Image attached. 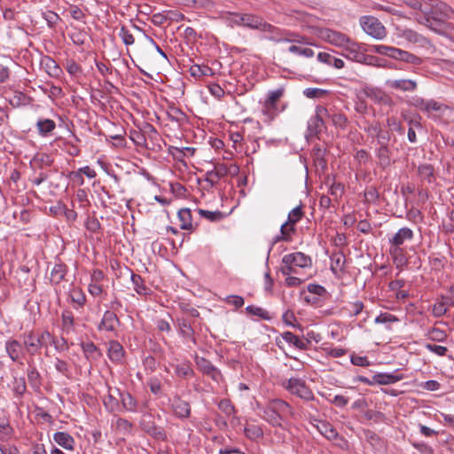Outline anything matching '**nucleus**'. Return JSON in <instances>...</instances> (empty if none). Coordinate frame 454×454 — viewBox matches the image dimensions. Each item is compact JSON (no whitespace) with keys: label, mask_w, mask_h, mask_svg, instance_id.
<instances>
[{"label":"nucleus","mask_w":454,"mask_h":454,"mask_svg":"<svg viewBox=\"0 0 454 454\" xmlns=\"http://www.w3.org/2000/svg\"><path fill=\"white\" fill-rule=\"evenodd\" d=\"M311 258L303 253L296 252L284 255L280 271L284 276L305 275L303 270L310 268Z\"/></svg>","instance_id":"1"},{"label":"nucleus","mask_w":454,"mask_h":454,"mask_svg":"<svg viewBox=\"0 0 454 454\" xmlns=\"http://www.w3.org/2000/svg\"><path fill=\"white\" fill-rule=\"evenodd\" d=\"M341 49L345 51L341 55L346 59L363 64L369 63V59H373L372 56L366 55L364 45L355 42L348 36L347 42H344V45Z\"/></svg>","instance_id":"2"},{"label":"nucleus","mask_w":454,"mask_h":454,"mask_svg":"<svg viewBox=\"0 0 454 454\" xmlns=\"http://www.w3.org/2000/svg\"><path fill=\"white\" fill-rule=\"evenodd\" d=\"M311 30L318 39L338 48H341L344 42H347L348 35L337 30L323 27H312Z\"/></svg>","instance_id":"3"},{"label":"nucleus","mask_w":454,"mask_h":454,"mask_svg":"<svg viewBox=\"0 0 454 454\" xmlns=\"http://www.w3.org/2000/svg\"><path fill=\"white\" fill-rule=\"evenodd\" d=\"M285 387L292 395L299 396L305 401H314L315 395L306 382L298 378H291L284 384Z\"/></svg>","instance_id":"4"},{"label":"nucleus","mask_w":454,"mask_h":454,"mask_svg":"<svg viewBox=\"0 0 454 454\" xmlns=\"http://www.w3.org/2000/svg\"><path fill=\"white\" fill-rule=\"evenodd\" d=\"M363 30L372 37L380 40L386 37L387 30L383 24L375 17L364 16L360 19Z\"/></svg>","instance_id":"5"},{"label":"nucleus","mask_w":454,"mask_h":454,"mask_svg":"<svg viewBox=\"0 0 454 454\" xmlns=\"http://www.w3.org/2000/svg\"><path fill=\"white\" fill-rule=\"evenodd\" d=\"M427 8L428 11L424 14L433 17L434 21H445L454 14V11L440 0H427Z\"/></svg>","instance_id":"6"},{"label":"nucleus","mask_w":454,"mask_h":454,"mask_svg":"<svg viewBox=\"0 0 454 454\" xmlns=\"http://www.w3.org/2000/svg\"><path fill=\"white\" fill-rule=\"evenodd\" d=\"M315 112V115L308 121L307 137L317 136L325 128L326 115H329V110L323 106H317Z\"/></svg>","instance_id":"7"},{"label":"nucleus","mask_w":454,"mask_h":454,"mask_svg":"<svg viewBox=\"0 0 454 454\" xmlns=\"http://www.w3.org/2000/svg\"><path fill=\"white\" fill-rule=\"evenodd\" d=\"M194 362L198 370L204 375L209 377L213 381L218 384L223 381V376L221 371L215 367L208 359L196 355L194 356Z\"/></svg>","instance_id":"8"},{"label":"nucleus","mask_w":454,"mask_h":454,"mask_svg":"<svg viewBox=\"0 0 454 454\" xmlns=\"http://www.w3.org/2000/svg\"><path fill=\"white\" fill-rule=\"evenodd\" d=\"M121 321L114 310H106L103 314L102 319L98 325V330L100 332L111 333L114 335L117 334V327L120 325Z\"/></svg>","instance_id":"9"},{"label":"nucleus","mask_w":454,"mask_h":454,"mask_svg":"<svg viewBox=\"0 0 454 454\" xmlns=\"http://www.w3.org/2000/svg\"><path fill=\"white\" fill-rule=\"evenodd\" d=\"M243 27L264 32H272L275 29L271 24L266 22L262 17L253 13H246Z\"/></svg>","instance_id":"10"},{"label":"nucleus","mask_w":454,"mask_h":454,"mask_svg":"<svg viewBox=\"0 0 454 454\" xmlns=\"http://www.w3.org/2000/svg\"><path fill=\"white\" fill-rule=\"evenodd\" d=\"M386 86L391 90L401 92H413L418 88V83L412 79H387L385 82Z\"/></svg>","instance_id":"11"},{"label":"nucleus","mask_w":454,"mask_h":454,"mask_svg":"<svg viewBox=\"0 0 454 454\" xmlns=\"http://www.w3.org/2000/svg\"><path fill=\"white\" fill-rule=\"evenodd\" d=\"M364 94L375 104L386 106H392L394 105L392 98L380 89L367 87L364 89Z\"/></svg>","instance_id":"12"},{"label":"nucleus","mask_w":454,"mask_h":454,"mask_svg":"<svg viewBox=\"0 0 454 454\" xmlns=\"http://www.w3.org/2000/svg\"><path fill=\"white\" fill-rule=\"evenodd\" d=\"M228 173L229 168L226 164L217 163L215 165L214 169L207 171L204 180L208 184L209 187H214L223 177L227 176Z\"/></svg>","instance_id":"13"},{"label":"nucleus","mask_w":454,"mask_h":454,"mask_svg":"<svg viewBox=\"0 0 454 454\" xmlns=\"http://www.w3.org/2000/svg\"><path fill=\"white\" fill-rule=\"evenodd\" d=\"M176 326L179 335L191 340L193 344H197V339L195 338V331L192 326V323L185 317H177L176 320Z\"/></svg>","instance_id":"14"},{"label":"nucleus","mask_w":454,"mask_h":454,"mask_svg":"<svg viewBox=\"0 0 454 454\" xmlns=\"http://www.w3.org/2000/svg\"><path fill=\"white\" fill-rule=\"evenodd\" d=\"M23 344L25 354L30 356L40 353L41 346L40 340H37L36 333L34 331H30L24 334Z\"/></svg>","instance_id":"15"},{"label":"nucleus","mask_w":454,"mask_h":454,"mask_svg":"<svg viewBox=\"0 0 454 454\" xmlns=\"http://www.w3.org/2000/svg\"><path fill=\"white\" fill-rule=\"evenodd\" d=\"M171 407L174 414L179 419H187L191 415L190 403L178 395L174 396L171 400Z\"/></svg>","instance_id":"16"},{"label":"nucleus","mask_w":454,"mask_h":454,"mask_svg":"<svg viewBox=\"0 0 454 454\" xmlns=\"http://www.w3.org/2000/svg\"><path fill=\"white\" fill-rule=\"evenodd\" d=\"M5 350L13 362H18L25 356L24 344L17 340L11 339L5 342Z\"/></svg>","instance_id":"17"},{"label":"nucleus","mask_w":454,"mask_h":454,"mask_svg":"<svg viewBox=\"0 0 454 454\" xmlns=\"http://www.w3.org/2000/svg\"><path fill=\"white\" fill-rule=\"evenodd\" d=\"M268 404L283 420L288 416L293 415V409L288 403L282 399H272Z\"/></svg>","instance_id":"18"},{"label":"nucleus","mask_w":454,"mask_h":454,"mask_svg":"<svg viewBox=\"0 0 454 454\" xmlns=\"http://www.w3.org/2000/svg\"><path fill=\"white\" fill-rule=\"evenodd\" d=\"M404 379V375L399 373V370H395L392 373L381 372L373 375L374 385H389L398 382Z\"/></svg>","instance_id":"19"},{"label":"nucleus","mask_w":454,"mask_h":454,"mask_svg":"<svg viewBox=\"0 0 454 454\" xmlns=\"http://www.w3.org/2000/svg\"><path fill=\"white\" fill-rule=\"evenodd\" d=\"M375 155L380 168H387L392 164V151L389 145H378Z\"/></svg>","instance_id":"20"},{"label":"nucleus","mask_w":454,"mask_h":454,"mask_svg":"<svg viewBox=\"0 0 454 454\" xmlns=\"http://www.w3.org/2000/svg\"><path fill=\"white\" fill-rule=\"evenodd\" d=\"M53 163L52 157L48 153H36L30 160V166L34 171L41 170L51 167Z\"/></svg>","instance_id":"21"},{"label":"nucleus","mask_w":454,"mask_h":454,"mask_svg":"<svg viewBox=\"0 0 454 454\" xmlns=\"http://www.w3.org/2000/svg\"><path fill=\"white\" fill-rule=\"evenodd\" d=\"M108 357L115 364H121L125 354L122 345L117 340H110L108 344Z\"/></svg>","instance_id":"22"},{"label":"nucleus","mask_w":454,"mask_h":454,"mask_svg":"<svg viewBox=\"0 0 454 454\" xmlns=\"http://www.w3.org/2000/svg\"><path fill=\"white\" fill-rule=\"evenodd\" d=\"M111 427L117 434L128 435L132 433L133 424L124 418L115 416V419L112 420Z\"/></svg>","instance_id":"23"},{"label":"nucleus","mask_w":454,"mask_h":454,"mask_svg":"<svg viewBox=\"0 0 454 454\" xmlns=\"http://www.w3.org/2000/svg\"><path fill=\"white\" fill-rule=\"evenodd\" d=\"M414 234L411 229L403 227L389 239V243L391 247H401L406 240H411Z\"/></svg>","instance_id":"24"},{"label":"nucleus","mask_w":454,"mask_h":454,"mask_svg":"<svg viewBox=\"0 0 454 454\" xmlns=\"http://www.w3.org/2000/svg\"><path fill=\"white\" fill-rule=\"evenodd\" d=\"M402 36L411 43L426 48L430 45V41L414 30L404 29Z\"/></svg>","instance_id":"25"},{"label":"nucleus","mask_w":454,"mask_h":454,"mask_svg":"<svg viewBox=\"0 0 454 454\" xmlns=\"http://www.w3.org/2000/svg\"><path fill=\"white\" fill-rule=\"evenodd\" d=\"M281 337L287 343L294 346L296 348L300 350H307L309 349V346L310 345L309 340H302L291 332H284L281 334Z\"/></svg>","instance_id":"26"},{"label":"nucleus","mask_w":454,"mask_h":454,"mask_svg":"<svg viewBox=\"0 0 454 454\" xmlns=\"http://www.w3.org/2000/svg\"><path fill=\"white\" fill-rule=\"evenodd\" d=\"M121 403V407L126 411L136 412L137 411V401L129 392H121L119 389L114 390Z\"/></svg>","instance_id":"27"},{"label":"nucleus","mask_w":454,"mask_h":454,"mask_svg":"<svg viewBox=\"0 0 454 454\" xmlns=\"http://www.w3.org/2000/svg\"><path fill=\"white\" fill-rule=\"evenodd\" d=\"M35 126L39 136L43 137L51 136L52 132L56 129L55 121L48 118L38 119Z\"/></svg>","instance_id":"28"},{"label":"nucleus","mask_w":454,"mask_h":454,"mask_svg":"<svg viewBox=\"0 0 454 454\" xmlns=\"http://www.w3.org/2000/svg\"><path fill=\"white\" fill-rule=\"evenodd\" d=\"M67 273V266L62 262L59 261L51 270L50 281L51 284L58 285L65 279Z\"/></svg>","instance_id":"29"},{"label":"nucleus","mask_w":454,"mask_h":454,"mask_svg":"<svg viewBox=\"0 0 454 454\" xmlns=\"http://www.w3.org/2000/svg\"><path fill=\"white\" fill-rule=\"evenodd\" d=\"M285 89L283 87L275 90H270L268 98L264 102L265 112H275L277 110V103L279 98L284 95Z\"/></svg>","instance_id":"30"},{"label":"nucleus","mask_w":454,"mask_h":454,"mask_svg":"<svg viewBox=\"0 0 454 454\" xmlns=\"http://www.w3.org/2000/svg\"><path fill=\"white\" fill-rule=\"evenodd\" d=\"M41 65L45 70V72L54 78H58L62 74V69L58 65V63L51 57H44L42 61Z\"/></svg>","instance_id":"31"},{"label":"nucleus","mask_w":454,"mask_h":454,"mask_svg":"<svg viewBox=\"0 0 454 454\" xmlns=\"http://www.w3.org/2000/svg\"><path fill=\"white\" fill-rule=\"evenodd\" d=\"M53 440L56 443L66 450H74V439L67 432H56L53 434Z\"/></svg>","instance_id":"32"},{"label":"nucleus","mask_w":454,"mask_h":454,"mask_svg":"<svg viewBox=\"0 0 454 454\" xmlns=\"http://www.w3.org/2000/svg\"><path fill=\"white\" fill-rule=\"evenodd\" d=\"M142 427L145 432H146L154 439L164 441L167 438L164 429L156 426L153 421L143 422Z\"/></svg>","instance_id":"33"},{"label":"nucleus","mask_w":454,"mask_h":454,"mask_svg":"<svg viewBox=\"0 0 454 454\" xmlns=\"http://www.w3.org/2000/svg\"><path fill=\"white\" fill-rule=\"evenodd\" d=\"M177 216H178V220L180 222V229L187 230V231H192L195 229L194 225L192 223V216L191 209H189L187 207L179 209Z\"/></svg>","instance_id":"34"},{"label":"nucleus","mask_w":454,"mask_h":454,"mask_svg":"<svg viewBox=\"0 0 454 454\" xmlns=\"http://www.w3.org/2000/svg\"><path fill=\"white\" fill-rule=\"evenodd\" d=\"M317 59L319 62L333 67L336 69H341L345 66V63L341 59L335 58L328 52H319Z\"/></svg>","instance_id":"35"},{"label":"nucleus","mask_w":454,"mask_h":454,"mask_svg":"<svg viewBox=\"0 0 454 454\" xmlns=\"http://www.w3.org/2000/svg\"><path fill=\"white\" fill-rule=\"evenodd\" d=\"M451 305V299L442 296L440 301H436L432 308V313L435 317H441L448 311Z\"/></svg>","instance_id":"36"},{"label":"nucleus","mask_w":454,"mask_h":454,"mask_svg":"<svg viewBox=\"0 0 454 454\" xmlns=\"http://www.w3.org/2000/svg\"><path fill=\"white\" fill-rule=\"evenodd\" d=\"M175 374L179 378H192L195 375L190 361H184L174 366Z\"/></svg>","instance_id":"37"},{"label":"nucleus","mask_w":454,"mask_h":454,"mask_svg":"<svg viewBox=\"0 0 454 454\" xmlns=\"http://www.w3.org/2000/svg\"><path fill=\"white\" fill-rule=\"evenodd\" d=\"M325 154H326V149L319 145H315L312 152L311 156L313 158V160L315 164L317 167H320L322 168H325L326 167V160H325Z\"/></svg>","instance_id":"38"},{"label":"nucleus","mask_w":454,"mask_h":454,"mask_svg":"<svg viewBox=\"0 0 454 454\" xmlns=\"http://www.w3.org/2000/svg\"><path fill=\"white\" fill-rule=\"evenodd\" d=\"M195 153V149L193 147H176L171 146L169 148V153L172 155L174 160L178 161H184L185 157L192 156Z\"/></svg>","instance_id":"39"},{"label":"nucleus","mask_w":454,"mask_h":454,"mask_svg":"<svg viewBox=\"0 0 454 454\" xmlns=\"http://www.w3.org/2000/svg\"><path fill=\"white\" fill-rule=\"evenodd\" d=\"M82 349L89 360L97 361L101 356L99 348L92 341L82 343Z\"/></svg>","instance_id":"40"},{"label":"nucleus","mask_w":454,"mask_h":454,"mask_svg":"<svg viewBox=\"0 0 454 454\" xmlns=\"http://www.w3.org/2000/svg\"><path fill=\"white\" fill-rule=\"evenodd\" d=\"M389 254L397 268H403L407 264V258L404 255L403 248L390 247Z\"/></svg>","instance_id":"41"},{"label":"nucleus","mask_w":454,"mask_h":454,"mask_svg":"<svg viewBox=\"0 0 454 454\" xmlns=\"http://www.w3.org/2000/svg\"><path fill=\"white\" fill-rule=\"evenodd\" d=\"M131 281L134 286V290L139 295H147L151 294L150 289L145 285V281L138 274L131 272Z\"/></svg>","instance_id":"42"},{"label":"nucleus","mask_w":454,"mask_h":454,"mask_svg":"<svg viewBox=\"0 0 454 454\" xmlns=\"http://www.w3.org/2000/svg\"><path fill=\"white\" fill-rule=\"evenodd\" d=\"M262 417L274 427H281L282 425L283 420L278 417V415H277V413H275L268 403L262 408Z\"/></svg>","instance_id":"43"},{"label":"nucleus","mask_w":454,"mask_h":454,"mask_svg":"<svg viewBox=\"0 0 454 454\" xmlns=\"http://www.w3.org/2000/svg\"><path fill=\"white\" fill-rule=\"evenodd\" d=\"M62 330L66 334L74 331V318L71 311H64L61 316Z\"/></svg>","instance_id":"44"},{"label":"nucleus","mask_w":454,"mask_h":454,"mask_svg":"<svg viewBox=\"0 0 454 454\" xmlns=\"http://www.w3.org/2000/svg\"><path fill=\"white\" fill-rule=\"evenodd\" d=\"M27 380L30 387L35 391H38L40 389L42 385V378L35 367H29L27 369Z\"/></svg>","instance_id":"45"},{"label":"nucleus","mask_w":454,"mask_h":454,"mask_svg":"<svg viewBox=\"0 0 454 454\" xmlns=\"http://www.w3.org/2000/svg\"><path fill=\"white\" fill-rule=\"evenodd\" d=\"M303 215L301 205L297 206L289 212L287 222L290 223L289 231L291 232L295 231L294 225L302 218Z\"/></svg>","instance_id":"46"},{"label":"nucleus","mask_w":454,"mask_h":454,"mask_svg":"<svg viewBox=\"0 0 454 454\" xmlns=\"http://www.w3.org/2000/svg\"><path fill=\"white\" fill-rule=\"evenodd\" d=\"M426 336L432 341L443 342L447 340L448 334L444 330L438 327H431L427 330Z\"/></svg>","instance_id":"47"},{"label":"nucleus","mask_w":454,"mask_h":454,"mask_svg":"<svg viewBox=\"0 0 454 454\" xmlns=\"http://www.w3.org/2000/svg\"><path fill=\"white\" fill-rule=\"evenodd\" d=\"M167 118L176 123H183L186 120V114L179 108L171 106L166 112Z\"/></svg>","instance_id":"48"},{"label":"nucleus","mask_w":454,"mask_h":454,"mask_svg":"<svg viewBox=\"0 0 454 454\" xmlns=\"http://www.w3.org/2000/svg\"><path fill=\"white\" fill-rule=\"evenodd\" d=\"M326 118L330 119L333 125L340 129H345L348 125V118L345 114L341 113H333L329 112V115H326Z\"/></svg>","instance_id":"49"},{"label":"nucleus","mask_w":454,"mask_h":454,"mask_svg":"<svg viewBox=\"0 0 454 454\" xmlns=\"http://www.w3.org/2000/svg\"><path fill=\"white\" fill-rule=\"evenodd\" d=\"M119 401L120 400L114 395L112 390L109 389V393L106 396H105L103 402L106 409L109 412H114L120 408Z\"/></svg>","instance_id":"50"},{"label":"nucleus","mask_w":454,"mask_h":454,"mask_svg":"<svg viewBox=\"0 0 454 454\" xmlns=\"http://www.w3.org/2000/svg\"><path fill=\"white\" fill-rule=\"evenodd\" d=\"M27 390L24 377H14L12 380V392L16 397H21Z\"/></svg>","instance_id":"51"},{"label":"nucleus","mask_w":454,"mask_h":454,"mask_svg":"<svg viewBox=\"0 0 454 454\" xmlns=\"http://www.w3.org/2000/svg\"><path fill=\"white\" fill-rule=\"evenodd\" d=\"M198 213L200 216L206 218L210 222H219L224 218V214L219 210L209 211L205 209H198Z\"/></svg>","instance_id":"52"},{"label":"nucleus","mask_w":454,"mask_h":454,"mask_svg":"<svg viewBox=\"0 0 454 454\" xmlns=\"http://www.w3.org/2000/svg\"><path fill=\"white\" fill-rule=\"evenodd\" d=\"M426 26L429 27L431 30L438 33V34H444L445 33V24L444 21H438L431 16L427 15L426 17Z\"/></svg>","instance_id":"53"},{"label":"nucleus","mask_w":454,"mask_h":454,"mask_svg":"<svg viewBox=\"0 0 454 454\" xmlns=\"http://www.w3.org/2000/svg\"><path fill=\"white\" fill-rule=\"evenodd\" d=\"M244 433L250 440H256L263 435L262 429L259 426L254 424L247 425L244 429Z\"/></svg>","instance_id":"54"},{"label":"nucleus","mask_w":454,"mask_h":454,"mask_svg":"<svg viewBox=\"0 0 454 454\" xmlns=\"http://www.w3.org/2000/svg\"><path fill=\"white\" fill-rule=\"evenodd\" d=\"M345 263V256L341 253L333 254L331 256V269L333 272L336 270H343Z\"/></svg>","instance_id":"55"},{"label":"nucleus","mask_w":454,"mask_h":454,"mask_svg":"<svg viewBox=\"0 0 454 454\" xmlns=\"http://www.w3.org/2000/svg\"><path fill=\"white\" fill-rule=\"evenodd\" d=\"M288 51L307 59L312 58L315 55V52L312 49L298 45H291L288 48Z\"/></svg>","instance_id":"56"},{"label":"nucleus","mask_w":454,"mask_h":454,"mask_svg":"<svg viewBox=\"0 0 454 454\" xmlns=\"http://www.w3.org/2000/svg\"><path fill=\"white\" fill-rule=\"evenodd\" d=\"M246 311L250 315L256 316L264 320H270L271 318V317L270 316V313L267 310L263 309L262 308L256 307L254 305L247 306L246 308Z\"/></svg>","instance_id":"57"},{"label":"nucleus","mask_w":454,"mask_h":454,"mask_svg":"<svg viewBox=\"0 0 454 454\" xmlns=\"http://www.w3.org/2000/svg\"><path fill=\"white\" fill-rule=\"evenodd\" d=\"M319 431L329 440H335L339 436L336 429L328 423H322L321 427H319Z\"/></svg>","instance_id":"58"},{"label":"nucleus","mask_w":454,"mask_h":454,"mask_svg":"<svg viewBox=\"0 0 454 454\" xmlns=\"http://www.w3.org/2000/svg\"><path fill=\"white\" fill-rule=\"evenodd\" d=\"M70 297L72 301L79 307H82L86 302V296L81 288H73L70 292Z\"/></svg>","instance_id":"59"},{"label":"nucleus","mask_w":454,"mask_h":454,"mask_svg":"<svg viewBox=\"0 0 454 454\" xmlns=\"http://www.w3.org/2000/svg\"><path fill=\"white\" fill-rule=\"evenodd\" d=\"M67 11L69 12L70 16L74 20L85 23L86 15L80 7L74 4H70Z\"/></svg>","instance_id":"60"},{"label":"nucleus","mask_w":454,"mask_h":454,"mask_svg":"<svg viewBox=\"0 0 454 454\" xmlns=\"http://www.w3.org/2000/svg\"><path fill=\"white\" fill-rule=\"evenodd\" d=\"M401 61H403L408 64H411L413 66H419L422 64L423 60L420 57L411 53L407 51H403Z\"/></svg>","instance_id":"61"},{"label":"nucleus","mask_w":454,"mask_h":454,"mask_svg":"<svg viewBox=\"0 0 454 454\" xmlns=\"http://www.w3.org/2000/svg\"><path fill=\"white\" fill-rule=\"evenodd\" d=\"M303 94L309 98H320L328 94V91L319 88H307Z\"/></svg>","instance_id":"62"},{"label":"nucleus","mask_w":454,"mask_h":454,"mask_svg":"<svg viewBox=\"0 0 454 454\" xmlns=\"http://www.w3.org/2000/svg\"><path fill=\"white\" fill-rule=\"evenodd\" d=\"M43 17L46 20L47 25L51 28L55 27L60 20V17L59 16V14L52 11H47L43 12Z\"/></svg>","instance_id":"63"},{"label":"nucleus","mask_w":454,"mask_h":454,"mask_svg":"<svg viewBox=\"0 0 454 454\" xmlns=\"http://www.w3.org/2000/svg\"><path fill=\"white\" fill-rule=\"evenodd\" d=\"M148 387L150 388V391L155 395H159L161 394V391H162V384H161V381L160 379H158L157 377H153V378H150L148 382Z\"/></svg>","instance_id":"64"}]
</instances>
